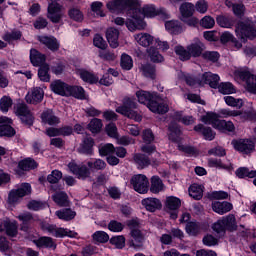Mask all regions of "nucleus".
Returning <instances> with one entry per match:
<instances>
[{
    "label": "nucleus",
    "mask_w": 256,
    "mask_h": 256,
    "mask_svg": "<svg viewBox=\"0 0 256 256\" xmlns=\"http://www.w3.org/2000/svg\"><path fill=\"white\" fill-rule=\"evenodd\" d=\"M136 97L142 105H147L148 109L152 113H158L159 115H165L169 111V105L157 96V94H152L145 90H139L136 92Z\"/></svg>",
    "instance_id": "obj_1"
},
{
    "label": "nucleus",
    "mask_w": 256,
    "mask_h": 256,
    "mask_svg": "<svg viewBox=\"0 0 256 256\" xmlns=\"http://www.w3.org/2000/svg\"><path fill=\"white\" fill-rule=\"evenodd\" d=\"M136 17H132L134 20L127 22V27L130 31H143L147 27V23L143 21V17H157L161 15V11L156 10L153 5H145L141 8V4L138 3V8L134 12Z\"/></svg>",
    "instance_id": "obj_2"
},
{
    "label": "nucleus",
    "mask_w": 256,
    "mask_h": 256,
    "mask_svg": "<svg viewBox=\"0 0 256 256\" xmlns=\"http://www.w3.org/2000/svg\"><path fill=\"white\" fill-rule=\"evenodd\" d=\"M139 7L137 0H110L106 3V8L110 13H123L127 11L130 17H137L135 12Z\"/></svg>",
    "instance_id": "obj_3"
},
{
    "label": "nucleus",
    "mask_w": 256,
    "mask_h": 256,
    "mask_svg": "<svg viewBox=\"0 0 256 256\" xmlns=\"http://www.w3.org/2000/svg\"><path fill=\"white\" fill-rule=\"evenodd\" d=\"M235 33L243 43H247V39L253 40L256 37V29L251 20L238 21L235 26Z\"/></svg>",
    "instance_id": "obj_4"
},
{
    "label": "nucleus",
    "mask_w": 256,
    "mask_h": 256,
    "mask_svg": "<svg viewBox=\"0 0 256 256\" xmlns=\"http://www.w3.org/2000/svg\"><path fill=\"white\" fill-rule=\"evenodd\" d=\"M133 109H137V102L131 98H125L123 105L116 108V113H120V115L128 117V119H133L134 121H141L143 116Z\"/></svg>",
    "instance_id": "obj_5"
},
{
    "label": "nucleus",
    "mask_w": 256,
    "mask_h": 256,
    "mask_svg": "<svg viewBox=\"0 0 256 256\" xmlns=\"http://www.w3.org/2000/svg\"><path fill=\"white\" fill-rule=\"evenodd\" d=\"M31 191V184L29 183H23L18 189L11 190L8 194V205H17L20 199L27 197V195H31Z\"/></svg>",
    "instance_id": "obj_6"
},
{
    "label": "nucleus",
    "mask_w": 256,
    "mask_h": 256,
    "mask_svg": "<svg viewBox=\"0 0 256 256\" xmlns=\"http://www.w3.org/2000/svg\"><path fill=\"white\" fill-rule=\"evenodd\" d=\"M130 185H132V189H134L136 193H140V195L149 193V178L144 174H136L132 176Z\"/></svg>",
    "instance_id": "obj_7"
},
{
    "label": "nucleus",
    "mask_w": 256,
    "mask_h": 256,
    "mask_svg": "<svg viewBox=\"0 0 256 256\" xmlns=\"http://www.w3.org/2000/svg\"><path fill=\"white\" fill-rule=\"evenodd\" d=\"M181 199L175 196H167L164 201V211L170 214V219L179 217V209H181Z\"/></svg>",
    "instance_id": "obj_8"
},
{
    "label": "nucleus",
    "mask_w": 256,
    "mask_h": 256,
    "mask_svg": "<svg viewBox=\"0 0 256 256\" xmlns=\"http://www.w3.org/2000/svg\"><path fill=\"white\" fill-rule=\"evenodd\" d=\"M64 10L65 8L63 7V5L59 4V2L54 0L48 5L47 18L52 23H60L61 19H63V15H65Z\"/></svg>",
    "instance_id": "obj_9"
},
{
    "label": "nucleus",
    "mask_w": 256,
    "mask_h": 256,
    "mask_svg": "<svg viewBox=\"0 0 256 256\" xmlns=\"http://www.w3.org/2000/svg\"><path fill=\"white\" fill-rule=\"evenodd\" d=\"M232 145L236 151L242 155H251L255 151V142L252 139H238L233 140Z\"/></svg>",
    "instance_id": "obj_10"
},
{
    "label": "nucleus",
    "mask_w": 256,
    "mask_h": 256,
    "mask_svg": "<svg viewBox=\"0 0 256 256\" xmlns=\"http://www.w3.org/2000/svg\"><path fill=\"white\" fill-rule=\"evenodd\" d=\"M69 171H71L77 179L85 181L91 177V168L85 164H77L75 162H70L68 164Z\"/></svg>",
    "instance_id": "obj_11"
},
{
    "label": "nucleus",
    "mask_w": 256,
    "mask_h": 256,
    "mask_svg": "<svg viewBox=\"0 0 256 256\" xmlns=\"http://www.w3.org/2000/svg\"><path fill=\"white\" fill-rule=\"evenodd\" d=\"M15 114L20 117L24 125H33V113L26 104H18L15 108Z\"/></svg>",
    "instance_id": "obj_12"
},
{
    "label": "nucleus",
    "mask_w": 256,
    "mask_h": 256,
    "mask_svg": "<svg viewBox=\"0 0 256 256\" xmlns=\"http://www.w3.org/2000/svg\"><path fill=\"white\" fill-rule=\"evenodd\" d=\"M42 230L50 233L52 237H77V232L67 231L55 225H42Z\"/></svg>",
    "instance_id": "obj_13"
},
{
    "label": "nucleus",
    "mask_w": 256,
    "mask_h": 256,
    "mask_svg": "<svg viewBox=\"0 0 256 256\" xmlns=\"http://www.w3.org/2000/svg\"><path fill=\"white\" fill-rule=\"evenodd\" d=\"M41 122L44 125H50V127H55L61 123V118L55 115L53 109H46L40 115Z\"/></svg>",
    "instance_id": "obj_14"
},
{
    "label": "nucleus",
    "mask_w": 256,
    "mask_h": 256,
    "mask_svg": "<svg viewBox=\"0 0 256 256\" xmlns=\"http://www.w3.org/2000/svg\"><path fill=\"white\" fill-rule=\"evenodd\" d=\"M219 80V75L206 72L200 76L199 86L209 85L212 89H217L219 87Z\"/></svg>",
    "instance_id": "obj_15"
},
{
    "label": "nucleus",
    "mask_w": 256,
    "mask_h": 256,
    "mask_svg": "<svg viewBox=\"0 0 256 256\" xmlns=\"http://www.w3.org/2000/svg\"><path fill=\"white\" fill-rule=\"evenodd\" d=\"M43 97H45L43 89L41 87H35L32 89L31 93L26 95V101L30 103V105H37L43 101Z\"/></svg>",
    "instance_id": "obj_16"
},
{
    "label": "nucleus",
    "mask_w": 256,
    "mask_h": 256,
    "mask_svg": "<svg viewBox=\"0 0 256 256\" xmlns=\"http://www.w3.org/2000/svg\"><path fill=\"white\" fill-rule=\"evenodd\" d=\"M212 210L218 215H225V213L233 211V204L228 201H214L212 202Z\"/></svg>",
    "instance_id": "obj_17"
},
{
    "label": "nucleus",
    "mask_w": 256,
    "mask_h": 256,
    "mask_svg": "<svg viewBox=\"0 0 256 256\" xmlns=\"http://www.w3.org/2000/svg\"><path fill=\"white\" fill-rule=\"evenodd\" d=\"M143 207L146 209V211H150V213H155V211L161 209L163 207V204L161 203V200L158 198L148 197L144 198L141 201Z\"/></svg>",
    "instance_id": "obj_18"
},
{
    "label": "nucleus",
    "mask_w": 256,
    "mask_h": 256,
    "mask_svg": "<svg viewBox=\"0 0 256 256\" xmlns=\"http://www.w3.org/2000/svg\"><path fill=\"white\" fill-rule=\"evenodd\" d=\"M229 231L233 233V231H237V225H212V233L215 237L221 239V237H225V234Z\"/></svg>",
    "instance_id": "obj_19"
},
{
    "label": "nucleus",
    "mask_w": 256,
    "mask_h": 256,
    "mask_svg": "<svg viewBox=\"0 0 256 256\" xmlns=\"http://www.w3.org/2000/svg\"><path fill=\"white\" fill-rule=\"evenodd\" d=\"M51 91L56 93V95H61L62 97H67L69 92V85L61 80H56L50 84Z\"/></svg>",
    "instance_id": "obj_20"
},
{
    "label": "nucleus",
    "mask_w": 256,
    "mask_h": 256,
    "mask_svg": "<svg viewBox=\"0 0 256 256\" xmlns=\"http://www.w3.org/2000/svg\"><path fill=\"white\" fill-rule=\"evenodd\" d=\"M30 60L34 67L47 65V63H45V61H47V57L45 54H41V52L37 51V49L30 50Z\"/></svg>",
    "instance_id": "obj_21"
},
{
    "label": "nucleus",
    "mask_w": 256,
    "mask_h": 256,
    "mask_svg": "<svg viewBox=\"0 0 256 256\" xmlns=\"http://www.w3.org/2000/svg\"><path fill=\"white\" fill-rule=\"evenodd\" d=\"M38 41L45 45L50 51H57L60 47L59 41L54 36H40Z\"/></svg>",
    "instance_id": "obj_22"
},
{
    "label": "nucleus",
    "mask_w": 256,
    "mask_h": 256,
    "mask_svg": "<svg viewBox=\"0 0 256 256\" xmlns=\"http://www.w3.org/2000/svg\"><path fill=\"white\" fill-rule=\"evenodd\" d=\"M216 22H217V25H219V27H222L223 29H233V27H235V23H237L235 18L227 15L217 16Z\"/></svg>",
    "instance_id": "obj_23"
},
{
    "label": "nucleus",
    "mask_w": 256,
    "mask_h": 256,
    "mask_svg": "<svg viewBox=\"0 0 256 256\" xmlns=\"http://www.w3.org/2000/svg\"><path fill=\"white\" fill-rule=\"evenodd\" d=\"M106 39L112 49H117V47H119V30L116 28H109L106 31Z\"/></svg>",
    "instance_id": "obj_24"
},
{
    "label": "nucleus",
    "mask_w": 256,
    "mask_h": 256,
    "mask_svg": "<svg viewBox=\"0 0 256 256\" xmlns=\"http://www.w3.org/2000/svg\"><path fill=\"white\" fill-rule=\"evenodd\" d=\"M180 19H187L195 15V4L190 2H184L179 7Z\"/></svg>",
    "instance_id": "obj_25"
},
{
    "label": "nucleus",
    "mask_w": 256,
    "mask_h": 256,
    "mask_svg": "<svg viewBox=\"0 0 256 256\" xmlns=\"http://www.w3.org/2000/svg\"><path fill=\"white\" fill-rule=\"evenodd\" d=\"M194 131H196V133H201L206 141H213V139H215L216 133L211 127H205L203 124H198L194 126Z\"/></svg>",
    "instance_id": "obj_26"
},
{
    "label": "nucleus",
    "mask_w": 256,
    "mask_h": 256,
    "mask_svg": "<svg viewBox=\"0 0 256 256\" xmlns=\"http://www.w3.org/2000/svg\"><path fill=\"white\" fill-rule=\"evenodd\" d=\"M39 167V163L33 158H25L18 162V169L20 171H33Z\"/></svg>",
    "instance_id": "obj_27"
},
{
    "label": "nucleus",
    "mask_w": 256,
    "mask_h": 256,
    "mask_svg": "<svg viewBox=\"0 0 256 256\" xmlns=\"http://www.w3.org/2000/svg\"><path fill=\"white\" fill-rule=\"evenodd\" d=\"M169 140L173 141V143H181L183 141V132H181V128L177 124H170L169 126Z\"/></svg>",
    "instance_id": "obj_28"
},
{
    "label": "nucleus",
    "mask_w": 256,
    "mask_h": 256,
    "mask_svg": "<svg viewBox=\"0 0 256 256\" xmlns=\"http://www.w3.org/2000/svg\"><path fill=\"white\" fill-rule=\"evenodd\" d=\"M234 75L238 77V79H241V81H244L245 85L249 83V81H255V75L249 71V68H240L234 72Z\"/></svg>",
    "instance_id": "obj_29"
},
{
    "label": "nucleus",
    "mask_w": 256,
    "mask_h": 256,
    "mask_svg": "<svg viewBox=\"0 0 256 256\" xmlns=\"http://www.w3.org/2000/svg\"><path fill=\"white\" fill-rule=\"evenodd\" d=\"M150 191L151 193L158 194L165 189V184H163V180L159 176H153L150 180Z\"/></svg>",
    "instance_id": "obj_30"
},
{
    "label": "nucleus",
    "mask_w": 256,
    "mask_h": 256,
    "mask_svg": "<svg viewBox=\"0 0 256 256\" xmlns=\"http://www.w3.org/2000/svg\"><path fill=\"white\" fill-rule=\"evenodd\" d=\"M219 115L215 114L213 112H209L201 117L202 123H205L206 125H212L214 129H217V125H219Z\"/></svg>",
    "instance_id": "obj_31"
},
{
    "label": "nucleus",
    "mask_w": 256,
    "mask_h": 256,
    "mask_svg": "<svg viewBox=\"0 0 256 256\" xmlns=\"http://www.w3.org/2000/svg\"><path fill=\"white\" fill-rule=\"evenodd\" d=\"M130 234L135 241H138V244L135 242L132 243L134 249H141V247H143V243H141V241H143V234L141 233V230L137 226H132L130 228Z\"/></svg>",
    "instance_id": "obj_32"
},
{
    "label": "nucleus",
    "mask_w": 256,
    "mask_h": 256,
    "mask_svg": "<svg viewBox=\"0 0 256 256\" xmlns=\"http://www.w3.org/2000/svg\"><path fill=\"white\" fill-rule=\"evenodd\" d=\"M134 39L142 47H149V45L153 44V36L147 33L136 34L134 35Z\"/></svg>",
    "instance_id": "obj_33"
},
{
    "label": "nucleus",
    "mask_w": 256,
    "mask_h": 256,
    "mask_svg": "<svg viewBox=\"0 0 256 256\" xmlns=\"http://www.w3.org/2000/svg\"><path fill=\"white\" fill-rule=\"evenodd\" d=\"M133 161L140 169H145V167H149V165H151V160L147 155L141 153L134 154Z\"/></svg>",
    "instance_id": "obj_34"
},
{
    "label": "nucleus",
    "mask_w": 256,
    "mask_h": 256,
    "mask_svg": "<svg viewBox=\"0 0 256 256\" xmlns=\"http://www.w3.org/2000/svg\"><path fill=\"white\" fill-rule=\"evenodd\" d=\"M187 47H188V52L190 54V58L191 57L197 58L203 55V51H204L203 43L196 42V43L189 44Z\"/></svg>",
    "instance_id": "obj_35"
},
{
    "label": "nucleus",
    "mask_w": 256,
    "mask_h": 256,
    "mask_svg": "<svg viewBox=\"0 0 256 256\" xmlns=\"http://www.w3.org/2000/svg\"><path fill=\"white\" fill-rule=\"evenodd\" d=\"M75 97L76 99H85V90L81 86H68L66 97Z\"/></svg>",
    "instance_id": "obj_36"
},
{
    "label": "nucleus",
    "mask_w": 256,
    "mask_h": 256,
    "mask_svg": "<svg viewBox=\"0 0 256 256\" xmlns=\"http://www.w3.org/2000/svg\"><path fill=\"white\" fill-rule=\"evenodd\" d=\"M219 93L222 95H232V93H237V89L231 82H221L217 87Z\"/></svg>",
    "instance_id": "obj_37"
},
{
    "label": "nucleus",
    "mask_w": 256,
    "mask_h": 256,
    "mask_svg": "<svg viewBox=\"0 0 256 256\" xmlns=\"http://www.w3.org/2000/svg\"><path fill=\"white\" fill-rule=\"evenodd\" d=\"M174 53H176L180 61H190L191 59L188 46L185 48L181 45H178L174 48Z\"/></svg>",
    "instance_id": "obj_38"
},
{
    "label": "nucleus",
    "mask_w": 256,
    "mask_h": 256,
    "mask_svg": "<svg viewBox=\"0 0 256 256\" xmlns=\"http://www.w3.org/2000/svg\"><path fill=\"white\" fill-rule=\"evenodd\" d=\"M52 199L59 207H69V196L65 192L56 193Z\"/></svg>",
    "instance_id": "obj_39"
},
{
    "label": "nucleus",
    "mask_w": 256,
    "mask_h": 256,
    "mask_svg": "<svg viewBox=\"0 0 256 256\" xmlns=\"http://www.w3.org/2000/svg\"><path fill=\"white\" fill-rule=\"evenodd\" d=\"M189 195L192 199H196V201L203 199V187L199 184H192L189 187Z\"/></svg>",
    "instance_id": "obj_40"
},
{
    "label": "nucleus",
    "mask_w": 256,
    "mask_h": 256,
    "mask_svg": "<svg viewBox=\"0 0 256 256\" xmlns=\"http://www.w3.org/2000/svg\"><path fill=\"white\" fill-rule=\"evenodd\" d=\"M13 123H0V137H14L15 128L12 127Z\"/></svg>",
    "instance_id": "obj_41"
},
{
    "label": "nucleus",
    "mask_w": 256,
    "mask_h": 256,
    "mask_svg": "<svg viewBox=\"0 0 256 256\" xmlns=\"http://www.w3.org/2000/svg\"><path fill=\"white\" fill-rule=\"evenodd\" d=\"M56 215L58 219H62L63 221H71L75 219L77 213L71 209H63L56 211Z\"/></svg>",
    "instance_id": "obj_42"
},
{
    "label": "nucleus",
    "mask_w": 256,
    "mask_h": 256,
    "mask_svg": "<svg viewBox=\"0 0 256 256\" xmlns=\"http://www.w3.org/2000/svg\"><path fill=\"white\" fill-rule=\"evenodd\" d=\"M78 73L82 81H85V83L93 85V83H97L99 81V78L89 71L80 70Z\"/></svg>",
    "instance_id": "obj_43"
},
{
    "label": "nucleus",
    "mask_w": 256,
    "mask_h": 256,
    "mask_svg": "<svg viewBox=\"0 0 256 256\" xmlns=\"http://www.w3.org/2000/svg\"><path fill=\"white\" fill-rule=\"evenodd\" d=\"M216 129L218 131H227L228 133H235V124L227 120H219Z\"/></svg>",
    "instance_id": "obj_44"
},
{
    "label": "nucleus",
    "mask_w": 256,
    "mask_h": 256,
    "mask_svg": "<svg viewBox=\"0 0 256 256\" xmlns=\"http://www.w3.org/2000/svg\"><path fill=\"white\" fill-rule=\"evenodd\" d=\"M236 175L239 179H245V177L253 179L256 177V170H249L247 167H240L236 170Z\"/></svg>",
    "instance_id": "obj_45"
},
{
    "label": "nucleus",
    "mask_w": 256,
    "mask_h": 256,
    "mask_svg": "<svg viewBox=\"0 0 256 256\" xmlns=\"http://www.w3.org/2000/svg\"><path fill=\"white\" fill-rule=\"evenodd\" d=\"M140 71H141L142 75H144V77H149L150 79H155V77H156L155 66H153L151 64H142L140 66Z\"/></svg>",
    "instance_id": "obj_46"
},
{
    "label": "nucleus",
    "mask_w": 256,
    "mask_h": 256,
    "mask_svg": "<svg viewBox=\"0 0 256 256\" xmlns=\"http://www.w3.org/2000/svg\"><path fill=\"white\" fill-rule=\"evenodd\" d=\"M208 167H216L218 169H231V162L224 163L221 159L210 158L208 160Z\"/></svg>",
    "instance_id": "obj_47"
},
{
    "label": "nucleus",
    "mask_w": 256,
    "mask_h": 256,
    "mask_svg": "<svg viewBox=\"0 0 256 256\" xmlns=\"http://www.w3.org/2000/svg\"><path fill=\"white\" fill-rule=\"evenodd\" d=\"M37 247H46L48 249H56L57 245L51 237H41L36 241Z\"/></svg>",
    "instance_id": "obj_48"
},
{
    "label": "nucleus",
    "mask_w": 256,
    "mask_h": 256,
    "mask_svg": "<svg viewBox=\"0 0 256 256\" xmlns=\"http://www.w3.org/2000/svg\"><path fill=\"white\" fill-rule=\"evenodd\" d=\"M89 169H94L95 171H103L107 168V163L105 160L95 159L94 161L87 162Z\"/></svg>",
    "instance_id": "obj_49"
},
{
    "label": "nucleus",
    "mask_w": 256,
    "mask_h": 256,
    "mask_svg": "<svg viewBox=\"0 0 256 256\" xmlns=\"http://www.w3.org/2000/svg\"><path fill=\"white\" fill-rule=\"evenodd\" d=\"M93 145H95L93 138H85L81 148L82 153H85V155H93Z\"/></svg>",
    "instance_id": "obj_50"
},
{
    "label": "nucleus",
    "mask_w": 256,
    "mask_h": 256,
    "mask_svg": "<svg viewBox=\"0 0 256 256\" xmlns=\"http://www.w3.org/2000/svg\"><path fill=\"white\" fill-rule=\"evenodd\" d=\"M147 53L153 63H163L164 61L163 55H161L156 48L150 47L147 50Z\"/></svg>",
    "instance_id": "obj_51"
},
{
    "label": "nucleus",
    "mask_w": 256,
    "mask_h": 256,
    "mask_svg": "<svg viewBox=\"0 0 256 256\" xmlns=\"http://www.w3.org/2000/svg\"><path fill=\"white\" fill-rule=\"evenodd\" d=\"M88 129L91 133H99L103 129V122L99 118H94L88 124Z\"/></svg>",
    "instance_id": "obj_52"
},
{
    "label": "nucleus",
    "mask_w": 256,
    "mask_h": 256,
    "mask_svg": "<svg viewBox=\"0 0 256 256\" xmlns=\"http://www.w3.org/2000/svg\"><path fill=\"white\" fill-rule=\"evenodd\" d=\"M120 65L125 71H130V69H133V58L128 54H122Z\"/></svg>",
    "instance_id": "obj_53"
},
{
    "label": "nucleus",
    "mask_w": 256,
    "mask_h": 256,
    "mask_svg": "<svg viewBox=\"0 0 256 256\" xmlns=\"http://www.w3.org/2000/svg\"><path fill=\"white\" fill-rule=\"evenodd\" d=\"M224 101L229 107H236L237 109H241V107H243V99H237L233 96H226L224 97Z\"/></svg>",
    "instance_id": "obj_54"
},
{
    "label": "nucleus",
    "mask_w": 256,
    "mask_h": 256,
    "mask_svg": "<svg viewBox=\"0 0 256 256\" xmlns=\"http://www.w3.org/2000/svg\"><path fill=\"white\" fill-rule=\"evenodd\" d=\"M209 199L215 201H224L225 199L231 200V195L225 191H214L209 195Z\"/></svg>",
    "instance_id": "obj_55"
},
{
    "label": "nucleus",
    "mask_w": 256,
    "mask_h": 256,
    "mask_svg": "<svg viewBox=\"0 0 256 256\" xmlns=\"http://www.w3.org/2000/svg\"><path fill=\"white\" fill-rule=\"evenodd\" d=\"M200 26L203 29H213L215 27V18L212 16L206 15L200 20Z\"/></svg>",
    "instance_id": "obj_56"
},
{
    "label": "nucleus",
    "mask_w": 256,
    "mask_h": 256,
    "mask_svg": "<svg viewBox=\"0 0 256 256\" xmlns=\"http://www.w3.org/2000/svg\"><path fill=\"white\" fill-rule=\"evenodd\" d=\"M21 37H22L21 31L13 30L11 32L5 33L2 39L10 43V41H18V39H21Z\"/></svg>",
    "instance_id": "obj_57"
},
{
    "label": "nucleus",
    "mask_w": 256,
    "mask_h": 256,
    "mask_svg": "<svg viewBox=\"0 0 256 256\" xmlns=\"http://www.w3.org/2000/svg\"><path fill=\"white\" fill-rule=\"evenodd\" d=\"M63 179V173L59 170H53L51 174L47 176L48 183L55 185V183H59Z\"/></svg>",
    "instance_id": "obj_58"
},
{
    "label": "nucleus",
    "mask_w": 256,
    "mask_h": 256,
    "mask_svg": "<svg viewBox=\"0 0 256 256\" xmlns=\"http://www.w3.org/2000/svg\"><path fill=\"white\" fill-rule=\"evenodd\" d=\"M239 115H242L239 110L221 109L218 116L227 119L229 117H239Z\"/></svg>",
    "instance_id": "obj_59"
},
{
    "label": "nucleus",
    "mask_w": 256,
    "mask_h": 256,
    "mask_svg": "<svg viewBox=\"0 0 256 256\" xmlns=\"http://www.w3.org/2000/svg\"><path fill=\"white\" fill-rule=\"evenodd\" d=\"M45 202L38 201V200H31L27 204V209L30 211H41V209H45Z\"/></svg>",
    "instance_id": "obj_60"
},
{
    "label": "nucleus",
    "mask_w": 256,
    "mask_h": 256,
    "mask_svg": "<svg viewBox=\"0 0 256 256\" xmlns=\"http://www.w3.org/2000/svg\"><path fill=\"white\" fill-rule=\"evenodd\" d=\"M235 223H237L235 215L229 214L228 216L222 217V219L218 220L214 225H235Z\"/></svg>",
    "instance_id": "obj_61"
},
{
    "label": "nucleus",
    "mask_w": 256,
    "mask_h": 256,
    "mask_svg": "<svg viewBox=\"0 0 256 256\" xmlns=\"http://www.w3.org/2000/svg\"><path fill=\"white\" fill-rule=\"evenodd\" d=\"M38 77L41 79V81H49V64L40 66L38 70Z\"/></svg>",
    "instance_id": "obj_62"
},
{
    "label": "nucleus",
    "mask_w": 256,
    "mask_h": 256,
    "mask_svg": "<svg viewBox=\"0 0 256 256\" xmlns=\"http://www.w3.org/2000/svg\"><path fill=\"white\" fill-rule=\"evenodd\" d=\"M93 45H94V47H97L98 49H102V51H105V49H107V42L99 34H96L94 36Z\"/></svg>",
    "instance_id": "obj_63"
},
{
    "label": "nucleus",
    "mask_w": 256,
    "mask_h": 256,
    "mask_svg": "<svg viewBox=\"0 0 256 256\" xmlns=\"http://www.w3.org/2000/svg\"><path fill=\"white\" fill-rule=\"evenodd\" d=\"M92 237L97 243H107L109 241V234L103 231L95 232Z\"/></svg>",
    "instance_id": "obj_64"
}]
</instances>
